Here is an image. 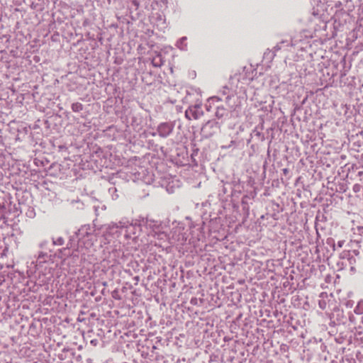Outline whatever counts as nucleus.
I'll use <instances>...</instances> for the list:
<instances>
[{"instance_id":"obj_1","label":"nucleus","mask_w":363,"mask_h":363,"mask_svg":"<svg viewBox=\"0 0 363 363\" xmlns=\"http://www.w3.org/2000/svg\"><path fill=\"white\" fill-rule=\"evenodd\" d=\"M77 237V251L81 253V259H84L86 251L89 250L96 240V235L89 225H84L78 230Z\"/></svg>"},{"instance_id":"obj_2","label":"nucleus","mask_w":363,"mask_h":363,"mask_svg":"<svg viewBox=\"0 0 363 363\" xmlns=\"http://www.w3.org/2000/svg\"><path fill=\"white\" fill-rule=\"evenodd\" d=\"M129 165L125 168V173L130 174L129 177L133 181H142L146 184L152 182V175L150 174L147 169L132 162H129Z\"/></svg>"},{"instance_id":"obj_3","label":"nucleus","mask_w":363,"mask_h":363,"mask_svg":"<svg viewBox=\"0 0 363 363\" xmlns=\"http://www.w3.org/2000/svg\"><path fill=\"white\" fill-rule=\"evenodd\" d=\"M122 225L123 220L117 223L112 222L105 225L104 236L108 243L123 234Z\"/></svg>"},{"instance_id":"obj_4","label":"nucleus","mask_w":363,"mask_h":363,"mask_svg":"<svg viewBox=\"0 0 363 363\" xmlns=\"http://www.w3.org/2000/svg\"><path fill=\"white\" fill-rule=\"evenodd\" d=\"M122 228L124 238L127 240H135L141 232V224L135 222H130L128 220L123 219Z\"/></svg>"},{"instance_id":"obj_5","label":"nucleus","mask_w":363,"mask_h":363,"mask_svg":"<svg viewBox=\"0 0 363 363\" xmlns=\"http://www.w3.org/2000/svg\"><path fill=\"white\" fill-rule=\"evenodd\" d=\"M173 225L174 227L171 231L169 243L184 245L187 240V235L184 232V224L180 223H173Z\"/></svg>"},{"instance_id":"obj_6","label":"nucleus","mask_w":363,"mask_h":363,"mask_svg":"<svg viewBox=\"0 0 363 363\" xmlns=\"http://www.w3.org/2000/svg\"><path fill=\"white\" fill-rule=\"evenodd\" d=\"M126 261L127 256L125 255L124 252L120 249L112 250L108 257V262L111 267L123 264Z\"/></svg>"},{"instance_id":"obj_7","label":"nucleus","mask_w":363,"mask_h":363,"mask_svg":"<svg viewBox=\"0 0 363 363\" xmlns=\"http://www.w3.org/2000/svg\"><path fill=\"white\" fill-rule=\"evenodd\" d=\"M174 128V123L172 122L161 123L157 128V133H152V135L158 134L161 138H167L172 133Z\"/></svg>"},{"instance_id":"obj_8","label":"nucleus","mask_w":363,"mask_h":363,"mask_svg":"<svg viewBox=\"0 0 363 363\" xmlns=\"http://www.w3.org/2000/svg\"><path fill=\"white\" fill-rule=\"evenodd\" d=\"M142 223L146 226L147 228L151 230L150 234L155 237V234L157 233L160 230H163L162 223L160 221L155 220L148 218L143 219Z\"/></svg>"},{"instance_id":"obj_9","label":"nucleus","mask_w":363,"mask_h":363,"mask_svg":"<svg viewBox=\"0 0 363 363\" xmlns=\"http://www.w3.org/2000/svg\"><path fill=\"white\" fill-rule=\"evenodd\" d=\"M185 115H186V117L187 118H189V120H191V118L197 119L201 116L203 115V111H202V110L192 108V107L190 106L189 108V109H187L186 111Z\"/></svg>"},{"instance_id":"obj_10","label":"nucleus","mask_w":363,"mask_h":363,"mask_svg":"<svg viewBox=\"0 0 363 363\" xmlns=\"http://www.w3.org/2000/svg\"><path fill=\"white\" fill-rule=\"evenodd\" d=\"M186 40H187V38L185 36L179 38L176 43L177 48L182 51L187 50Z\"/></svg>"},{"instance_id":"obj_11","label":"nucleus","mask_w":363,"mask_h":363,"mask_svg":"<svg viewBox=\"0 0 363 363\" xmlns=\"http://www.w3.org/2000/svg\"><path fill=\"white\" fill-rule=\"evenodd\" d=\"M152 64L155 67H160L164 64V60L161 54L156 55L152 60Z\"/></svg>"},{"instance_id":"obj_12","label":"nucleus","mask_w":363,"mask_h":363,"mask_svg":"<svg viewBox=\"0 0 363 363\" xmlns=\"http://www.w3.org/2000/svg\"><path fill=\"white\" fill-rule=\"evenodd\" d=\"M227 111L223 106H216V116L218 118H223L225 115H226Z\"/></svg>"},{"instance_id":"obj_13","label":"nucleus","mask_w":363,"mask_h":363,"mask_svg":"<svg viewBox=\"0 0 363 363\" xmlns=\"http://www.w3.org/2000/svg\"><path fill=\"white\" fill-rule=\"evenodd\" d=\"M220 101H221V99L218 96H213V97L209 98L208 100V104L206 105V110L208 111H209L210 108H211V105L214 104L215 103L218 102Z\"/></svg>"},{"instance_id":"obj_14","label":"nucleus","mask_w":363,"mask_h":363,"mask_svg":"<svg viewBox=\"0 0 363 363\" xmlns=\"http://www.w3.org/2000/svg\"><path fill=\"white\" fill-rule=\"evenodd\" d=\"M354 312L357 315L363 314V301H358L356 307L354 308Z\"/></svg>"},{"instance_id":"obj_15","label":"nucleus","mask_w":363,"mask_h":363,"mask_svg":"<svg viewBox=\"0 0 363 363\" xmlns=\"http://www.w3.org/2000/svg\"><path fill=\"white\" fill-rule=\"evenodd\" d=\"M83 109V105L81 103L76 102L72 104V110L74 112H80Z\"/></svg>"},{"instance_id":"obj_16","label":"nucleus","mask_w":363,"mask_h":363,"mask_svg":"<svg viewBox=\"0 0 363 363\" xmlns=\"http://www.w3.org/2000/svg\"><path fill=\"white\" fill-rule=\"evenodd\" d=\"M155 237H157L160 240H164V239H169L170 237H168L167 235L162 231V230H160L157 232V233L155 234Z\"/></svg>"},{"instance_id":"obj_17","label":"nucleus","mask_w":363,"mask_h":363,"mask_svg":"<svg viewBox=\"0 0 363 363\" xmlns=\"http://www.w3.org/2000/svg\"><path fill=\"white\" fill-rule=\"evenodd\" d=\"M52 243L55 245H62L64 244V239L62 237L52 238Z\"/></svg>"},{"instance_id":"obj_18","label":"nucleus","mask_w":363,"mask_h":363,"mask_svg":"<svg viewBox=\"0 0 363 363\" xmlns=\"http://www.w3.org/2000/svg\"><path fill=\"white\" fill-rule=\"evenodd\" d=\"M222 92L224 95H227L225 97V101L228 102L231 97L230 94H229V89L227 86H225L223 87Z\"/></svg>"},{"instance_id":"obj_19","label":"nucleus","mask_w":363,"mask_h":363,"mask_svg":"<svg viewBox=\"0 0 363 363\" xmlns=\"http://www.w3.org/2000/svg\"><path fill=\"white\" fill-rule=\"evenodd\" d=\"M327 305H328V303L326 301V300L325 299H320L319 301H318V306L319 307L323 309V310H325L327 308Z\"/></svg>"},{"instance_id":"obj_20","label":"nucleus","mask_w":363,"mask_h":363,"mask_svg":"<svg viewBox=\"0 0 363 363\" xmlns=\"http://www.w3.org/2000/svg\"><path fill=\"white\" fill-rule=\"evenodd\" d=\"M60 253L62 254V256H60V258H64V256H69L70 255L69 251L67 248H63L60 250Z\"/></svg>"},{"instance_id":"obj_21","label":"nucleus","mask_w":363,"mask_h":363,"mask_svg":"<svg viewBox=\"0 0 363 363\" xmlns=\"http://www.w3.org/2000/svg\"><path fill=\"white\" fill-rule=\"evenodd\" d=\"M285 43H287V41L282 40L279 43L277 44V45L274 47V51L276 52L279 50L281 48V45Z\"/></svg>"},{"instance_id":"obj_22","label":"nucleus","mask_w":363,"mask_h":363,"mask_svg":"<svg viewBox=\"0 0 363 363\" xmlns=\"http://www.w3.org/2000/svg\"><path fill=\"white\" fill-rule=\"evenodd\" d=\"M192 108L198 109V110H201V102L200 101L199 103L196 104L192 107Z\"/></svg>"},{"instance_id":"obj_23","label":"nucleus","mask_w":363,"mask_h":363,"mask_svg":"<svg viewBox=\"0 0 363 363\" xmlns=\"http://www.w3.org/2000/svg\"><path fill=\"white\" fill-rule=\"evenodd\" d=\"M210 125H211V123H210L209 122H208L206 124H205V125L203 126V128H202V129H201V131L204 133H205V131H206V129L208 128V126H210Z\"/></svg>"},{"instance_id":"obj_24","label":"nucleus","mask_w":363,"mask_h":363,"mask_svg":"<svg viewBox=\"0 0 363 363\" xmlns=\"http://www.w3.org/2000/svg\"><path fill=\"white\" fill-rule=\"evenodd\" d=\"M44 255L43 253H40L38 256V258L41 257L42 256H43Z\"/></svg>"},{"instance_id":"obj_25","label":"nucleus","mask_w":363,"mask_h":363,"mask_svg":"<svg viewBox=\"0 0 363 363\" xmlns=\"http://www.w3.org/2000/svg\"><path fill=\"white\" fill-rule=\"evenodd\" d=\"M72 255H73V256H74V257H75V256H79L78 255H77V254H75V253H74V252L72 253Z\"/></svg>"},{"instance_id":"obj_26","label":"nucleus","mask_w":363,"mask_h":363,"mask_svg":"<svg viewBox=\"0 0 363 363\" xmlns=\"http://www.w3.org/2000/svg\"><path fill=\"white\" fill-rule=\"evenodd\" d=\"M356 189H357V187H356V186H354V190L356 191Z\"/></svg>"},{"instance_id":"obj_27","label":"nucleus","mask_w":363,"mask_h":363,"mask_svg":"<svg viewBox=\"0 0 363 363\" xmlns=\"http://www.w3.org/2000/svg\"><path fill=\"white\" fill-rule=\"evenodd\" d=\"M356 189H357V187H356V186H354V190L356 191Z\"/></svg>"}]
</instances>
